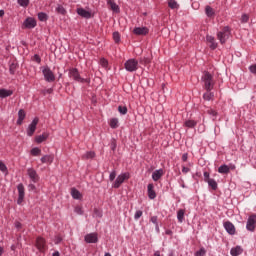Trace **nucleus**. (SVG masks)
Masks as SVG:
<instances>
[{
	"instance_id": "1",
	"label": "nucleus",
	"mask_w": 256,
	"mask_h": 256,
	"mask_svg": "<svg viewBox=\"0 0 256 256\" xmlns=\"http://www.w3.org/2000/svg\"><path fill=\"white\" fill-rule=\"evenodd\" d=\"M201 81L206 91H212L213 87H215V80L213 79V75L209 72H205L202 75Z\"/></svg>"
},
{
	"instance_id": "2",
	"label": "nucleus",
	"mask_w": 256,
	"mask_h": 256,
	"mask_svg": "<svg viewBox=\"0 0 256 256\" xmlns=\"http://www.w3.org/2000/svg\"><path fill=\"white\" fill-rule=\"evenodd\" d=\"M68 77L70 79H73V81H77V83H89V79L82 78L81 75L79 74V70L77 68H71L68 71Z\"/></svg>"
},
{
	"instance_id": "3",
	"label": "nucleus",
	"mask_w": 256,
	"mask_h": 256,
	"mask_svg": "<svg viewBox=\"0 0 256 256\" xmlns=\"http://www.w3.org/2000/svg\"><path fill=\"white\" fill-rule=\"evenodd\" d=\"M124 67L126 71H128L129 73H133L137 71V69H139V61H137L134 58H131L125 62Z\"/></svg>"
},
{
	"instance_id": "4",
	"label": "nucleus",
	"mask_w": 256,
	"mask_h": 256,
	"mask_svg": "<svg viewBox=\"0 0 256 256\" xmlns=\"http://www.w3.org/2000/svg\"><path fill=\"white\" fill-rule=\"evenodd\" d=\"M229 35H231V31L228 26H225L221 31L217 33V39L223 45L226 43L227 39H229Z\"/></svg>"
},
{
	"instance_id": "5",
	"label": "nucleus",
	"mask_w": 256,
	"mask_h": 256,
	"mask_svg": "<svg viewBox=\"0 0 256 256\" xmlns=\"http://www.w3.org/2000/svg\"><path fill=\"white\" fill-rule=\"evenodd\" d=\"M42 73L47 83H53V81H55V74L53 73V71H51L50 67H42Z\"/></svg>"
},
{
	"instance_id": "6",
	"label": "nucleus",
	"mask_w": 256,
	"mask_h": 256,
	"mask_svg": "<svg viewBox=\"0 0 256 256\" xmlns=\"http://www.w3.org/2000/svg\"><path fill=\"white\" fill-rule=\"evenodd\" d=\"M256 228V214H252L248 217V220L246 222V229L247 231H250V233H253Z\"/></svg>"
},
{
	"instance_id": "7",
	"label": "nucleus",
	"mask_w": 256,
	"mask_h": 256,
	"mask_svg": "<svg viewBox=\"0 0 256 256\" xmlns=\"http://www.w3.org/2000/svg\"><path fill=\"white\" fill-rule=\"evenodd\" d=\"M126 179H129V173H122L118 175L113 184L114 189H119L121 185H123V183L126 181Z\"/></svg>"
},
{
	"instance_id": "8",
	"label": "nucleus",
	"mask_w": 256,
	"mask_h": 256,
	"mask_svg": "<svg viewBox=\"0 0 256 256\" xmlns=\"http://www.w3.org/2000/svg\"><path fill=\"white\" fill-rule=\"evenodd\" d=\"M27 175L31 183H39L40 177H39V174L37 173V170H35L34 168H28Z\"/></svg>"
},
{
	"instance_id": "9",
	"label": "nucleus",
	"mask_w": 256,
	"mask_h": 256,
	"mask_svg": "<svg viewBox=\"0 0 256 256\" xmlns=\"http://www.w3.org/2000/svg\"><path fill=\"white\" fill-rule=\"evenodd\" d=\"M23 29H35L37 27V20L35 18L28 17L22 24Z\"/></svg>"
},
{
	"instance_id": "10",
	"label": "nucleus",
	"mask_w": 256,
	"mask_h": 256,
	"mask_svg": "<svg viewBox=\"0 0 256 256\" xmlns=\"http://www.w3.org/2000/svg\"><path fill=\"white\" fill-rule=\"evenodd\" d=\"M37 123H39V118H34L32 122L28 125L27 135L28 137H33L35 131H37Z\"/></svg>"
},
{
	"instance_id": "11",
	"label": "nucleus",
	"mask_w": 256,
	"mask_h": 256,
	"mask_svg": "<svg viewBox=\"0 0 256 256\" xmlns=\"http://www.w3.org/2000/svg\"><path fill=\"white\" fill-rule=\"evenodd\" d=\"M17 189H18L17 203L18 205H21L23 203V199H25V186H23V184H18Z\"/></svg>"
},
{
	"instance_id": "12",
	"label": "nucleus",
	"mask_w": 256,
	"mask_h": 256,
	"mask_svg": "<svg viewBox=\"0 0 256 256\" xmlns=\"http://www.w3.org/2000/svg\"><path fill=\"white\" fill-rule=\"evenodd\" d=\"M223 227L229 235H235L236 229L233 223H231L230 221H226L223 223Z\"/></svg>"
},
{
	"instance_id": "13",
	"label": "nucleus",
	"mask_w": 256,
	"mask_h": 256,
	"mask_svg": "<svg viewBox=\"0 0 256 256\" xmlns=\"http://www.w3.org/2000/svg\"><path fill=\"white\" fill-rule=\"evenodd\" d=\"M86 243H97L99 241V237L97 233H90L85 236Z\"/></svg>"
},
{
	"instance_id": "14",
	"label": "nucleus",
	"mask_w": 256,
	"mask_h": 256,
	"mask_svg": "<svg viewBox=\"0 0 256 256\" xmlns=\"http://www.w3.org/2000/svg\"><path fill=\"white\" fill-rule=\"evenodd\" d=\"M46 244H45V239L41 238V237H38L36 239V248L38 249V251H45V248H46Z\"/></svg>"
},
{
	"instance_id": "15",
	"label": "nucleus",
	"mask_w": 256,
	"mask_h": 256,
	"mask_svg": "<svg viewBox=\"0 0 256 256\" xmlns=\"http://www.w3.org/2000/svg\"><path fill=\"white\" fill-rule=\"evenodd\" d=\"M134 35H147L149 33L148 27H136L133 29Z\"/></svg>"
},
{
	"instance_id": "16",
	"label": "nucleus",
	"mask_w": 256,
	"mask_h": 256,
	"mask_svg": "<svg viewBox=\"0 0 256 256\" xmlns=\"http://www.w3.org/2000/svg\"><path fill=\"white\" fill-rule=\"evenodd\" d=\"M155 186L153 183L148 184L147 191H148V197L149 199H155L157 197V193H155Z\"/></svg>"
},
{
	"instance_id": "17",
	"label": "nucleus",
	"mask_w": 256,
	"mask_h": 256,
	"mask_svg": "<svg viewBox=\"0 0 256 256\" xmlns=\"http://www.w3.org/2000/svg\"><path fill=\"white\" fill-rule=\"evenodd\" d=\"M165 174V172L163 171V169H158V170H155L153 173H152V179L153 181H159V179H161V177Z\"/></svg>"
},
{
	"instance_id": "18",
	"label": "nucleus",
	"mask_w": 256,
	"mask_h": 256,
	"mask_svg": "<svg viewBox=\"0 0 256 256\" xmlns=\"http://www.w3.org/2000/svg\"><path fill=\"white\" fill-rule=\"evenodd\" d=\"M77 13H78V15H80V17H84V19H91V12H89L83 8H78Z\"/></svg>"
},
{
	"instance_id": "19",
	"label": "nucleus",
	"mask_w": 256,
	"mask_h": 256,
	"mask_svg": "<svg viewBox=\"0 0 256 256\" xmlns=\"http://www.w3.org/2000/svg\"><path fill=\"white\" fill-rule=\"evenodd\" d=\"M13 95V90H7L5 88L0 89V99H5Z\"/></svg>"
},
{
	"instance_id": "20",
	"label": "nucleus",
	"mask_w": 256,
	"mask_h": 256,
	"mask_svg": "<svg viewBox=\"0 0 256 256\" xmlns=\"http://www.w3.org/2000/svg\"><path fill=\"white\" fill-rule=\"evenodd\" d=\"M242 253H243V248L241 246H235L230 250V255L232 256H239Z\"/></svg>"
},
{
	"instance_id": "21",
	"label": "nucleus",
	"mask_w": 256,
	"mask_h": 256,
	"mask_svg": "<svg viewBox=\"0 0 256 256\" xmlns=\"http://www.w3.org/2000/svg\"><path fill=\"white\" fill-rule=\"evenodd\" d=\"M214 97L215 93L211 92V90H206V92L203 94L204 101H213Z\"/></svg>"
},
{
	"instance_id": "22",
	"label": "nucleus",
	"mask_w": 256,
	"mask_h": 256,
	"mask_svg": "<svg viewBox=\"0 0 256 256\" xmlns=\"http://www.w3.org/2000/svg\"><path fill=\"white\" fill-rule=\"evenodd\" d=\"M25 110L21 109L18 111V120H17V125H22L23 121L25 119Z\"/></svg>"
},
{
	"instance_id": "23",
	"label": "nucleus",
	"mask_w": 256,
	"mask_h": 256,
	"mask_svg": "<svg viewBox=\"0 0 256 256\" xmlns=\"http://www.w3.org/2000/svg\"><path fill=\"white\" fill-rule=\"evenodd\" d=\"M206 40L208 43H210V49H217V42H215V37L207 36Z\"/></svg>"
},
{
	"instance_id": "24",
	"label": "nucleus",
	"mask_w": 256,
	"mask_h": 256,
	"mask_svg": "<svg viewBox=\"0 0 256 256\" xmlns=\"http://www.w3.org/2000/svg\"><path fill=\"white\" fill-rule=\"evenodd\" d=\"M107 5H109L111 7L112 11H114L115 13H119V5H117V3H115V1L108 0Z\"/></svg>"
},
{
	"instance_id": "25",
	"label": "nucleus",
	"mask_w": 256,
	"mask_h": 256,
	"mask_svg": "<svg viewBox=\"0 0 256 256\" xmlns=\"http://www.w3.org/2000/svg\"><path fill=\"white\" fill-rule=\"evenodd\" d=\"M49 138L48 133H43L39 136H36L35 141L36 143H43V141H46Z\"/></svg>"
},
{
	"instance_id": "26",
	"label": "nucleus",
	"mask_w": 256,
	"mask_h": 256,
	"mask_svg": "<svg viewBox=\"0 0 256 256\" xmlns=\"http://www.w3.org/2000/svg\"><path fill=\"white\" fill-rule=\"evenodd\" d=\"M53 160H54L53 155H45L40 159L41 163H49V164L53 163Z\"/></svg>"
},
{
	"instance_id": "27",
	"label": "nucleus",
	"mask_w": 256,
	"mask_h": 256,
	"mask_svg": "<svg viewBox=\"0 0 256 256\" xmlns=\"http://www.w3.org/2000/svg\"><path fill=\"white\" fill-rule=\"evenodd\" d=\"M177 219L179 223H183V221H185V210L180 209L177 211Z\"/></svg>"
},
{
	"instance_id": "28",
	"label": "nucleus",
	"mask_w": 256,
	"mask_h": 256,
	"mask_svg": "<svg viewBox=\"0 0 256 256\" xmlns=\"http://www.w3.org/2000/svg\"><path fill=\"white\" fill-rule=\"evenodd\" d=\"M71 196L74 198V199H81L83 197V195L81 194V192H79V190L75 189V188H72L71 189Z\"/></svg>"
},
{
	"instance_id": "29",
	"label": "nucleus",
	"mask_w": 256,
	"mask_h": 256,
	"mask_svg": "<svg viewBox=\"0 0 256 256\" xmlns=\"http://www.w3.org/2000/svg\"><path fill=\"white\" fill-rule=\"evenodd\" d=\"M231 168H229L227 165H221L219 168H218V173H221V174H227L229 173Z\"/></svg>"
},
{
	"instance_id": "30",
	"label": "nucleus",
	"mask_w": 256,
	"mask_h": 256,
	"mask_svg": "<svg viewBox=\"0 0 256 256\" xmlns=\"http://www.w3.org/2000/svg\"><path fill=\"white\" fill-rule=\"evenodd\" d=\"M205 13L207 17H213V15H215V10L211 6H206Z\"/></svg>"
},
{
	"instance_id": "31",
	"label": "nucleus",
	"mask_w": 256,
	"mask_h": 256,
	"mask_svg": "<svg viewBox=\"0 0 256 256\" xmlns=\"http://www.w3.org/2000/svg\"><path fill=\"white\" fill-rule=\"evenodd\" d=\"M206 183H208L209 187H211V189H213V191H216L217 181H215V179H208Z\"/></svg>"
},
{
	"instance_id": "32",
	"label": "nucleus",
	"mask_w": 256,
	"mask_h": 256,
	"mask_svg": "<svg viewBox=\"0 0 256 256\" xmlns=\"http://www.w3.org/2000/svg\"><path fill=\"white\" fill-rule=\"evenodd\" d=\"M110 127H111V129H117V127H119V119L112 118L110 120Z\"/></svg>"
},
{
	"instance_id": "33",
	"label": "nucleus",
	"mask_w": 256,
	"mask_h": 256,
	"mask_svg": "<svg viewBox=\"0 0 256 256\" xmlns=\"http://www.w3.org/2000/svg\"><path fill=\"white\" fill-rule=\"evenodd\" d=\"M56 13H59V15H65L67 13V10L61 5H57L55 9Z\"/></svg>"
},
{
	"instance_id": "34",
	"label": "nucleus",
	"mask_w": 256,
	"mask_h": 256,
	"mask_svg": "<svg viewBox=\"0 0 256 256\" xmlns=\"http://www.w3.org/2000/svg\"><path fill=\"white\" fill-rule=\"evenodd\" d=\"M168 7H170V9H179V4L175 0H169Z\"/></svg>"
},
{
	"instance_id": "35",
	"label": "nucleus",
	"mask_w": 256,
	"mask_h": 256,
	"mask_svg": "<svg viewBox=\"0 0 256 256\" xmlns=\"http://www.w3.org/2000/svg\"><path fill=\"white\" fill-rule=\"evenodd\" d=\"M31 155H33L34 157H39V155H41V149L37 147L32 148Z\"/></svg>"
},
{
	"instance_id": "36",
	"label": "nucleus",
	"mask_w": 256,
	"mask_h": 256,
	"mask_svg": "<svg viewBox=\"0 0 256 256\" xmlns=\"http://www.w3.org/2000/svg\"><path fill=\"white\" fill-rule=\"evenodd\" d=\"M195 125H197V122L193 121V120H187L185 122V126L192 129L193 127H195Z\"/></svg>"
},
{
	"instance_id": "37",
	"label": "nucleus",
	"mask_w": 256,
	"mask_h": 256,
	"mask_svg": "<svg viewBox=\"0 0 256 256\" xmlns=\"http://www.w3.org/2000/svg\"><path fill=\"white\" fill-rule=\"evenodd\" d=\"M118 112L120 115H127V106H118Z\"/></svg>"
},
{
	"instance_id": "38",
	"label": "nucleus",
	"mask_w": 256,
	"mask_h": 256,
	"mask_svg": "<svg viewBox=\"0 0 256 256\" xmlns=\"http://www.w3.org/2000/svg\"><path fill=\"white\" fill-rule=\"evenodd\" d=\"M207 254V250L205 248H200L198 251H196L195 256H205Z\"/></svg>"
},
{
	"instance_id": "39",
	"label": "nucleus",
	"mask_w": 256,
	"mask_h": 256,
	"mask_svg": "<svg viewBox=\"0 0 256 256\" xmlns=\"http://www.w3.org/2000/svg\"><path fill=\"white\" fill-rule=\"evenodd\" d=\"M141 217H143V211H141V210L136 211L134 214L135 221H139V219H141Z\"/></svg>"
},
{
	"instance_id": "40",
	"label": "nucleus",
	"mask_w": 256,
	"mask_h": 256,
	"mask_svg": "<svg viewBox=\"0 0 256 256\" xmlns=\"http://www.w3.org/2000/svg\"><path fill=\"white\" fill-rule=\"evenodd\" d=\"M38 19L39 21H47V14L44 12L38 13Z\"/></svg>"
},
{
	"instance_id": "41",
	"label": "nucleus",
	"mask_w": 256,
	"mask_h": 256,
	"mask_svg": "<svg viewBox=\"0 0 256 256\" xmlns=\"http://www.w3.org/2000/svg\"><path fill=\"white\" fill-rule=\"evenodd\" d=\"M113 39H114L115 43H119V41H121V35L119 34V32L113 33Z\"/></svg>"
},
{
	"instance_id": "42",
	"label": "nucleus",
	"mask_w": 256,
	"mask_h": 256,
	"mask_svg": "<svg viewBox=\"0 0 256 256\" xmlns=\"http://www.w3.org/2000/svg\"><path fill=\"white\" fill-rule=\"evenodd\" d=\"M84 157H85V159H93V157H95V152H93V151L86 152L84 154Z\"/></svg>"
},
{
	"instance_id": "43",
	"label": "nucleus",
	"mask_w": 256,
	"mask_h": 256,
	"mask_svg": "<svg viewBox=\"0 0 256 256\" xmlns=\"http://www.w3.org/2000/svg\"><path fill=\"white\" fill-rule=\"evenodd\" d=\"M0 171H2V173H7V166L1 160H0Z\"/></svg>"
},
{
	"instance_id": "44",
	"label": "nucleus",
	"mask_w": 256,
	"mask_h": 256,
	"mask_svg": "<svg viewBox=\"0 0 256 256\" xmlns=\"http://www.w3.org/2000/svg\"><path fill=\"white\" fill-rule=\"evenodd\" d=\"M18 4L21 7H27V5H29V0H18Z\"/></svg>"
},
{
	"instance_id": "45",
	"label": "nucleus",
	"mask_w": 256,
	"mask_h": 256,
	"mask_svg": "<svg viewBox=\"0 0 256 256\" xmlns=\"http://www.w3.org/2000/svg\"><path fill=\"white\" fill-rule=\"evenodd\" d=\"M100 65H102L104 67V69H107V66L109 65V62L105 58H102L100 60Z\"/></svg>"
},
{
	"instance_id": "46",
	"label": "nucleus",
	"mask_w": 256,
	"mask_h": 256,
	"mask_svg": "<svg viewBox=\"0 0 256 256\" xmlns=\"http://www.w3.org/2000/svg\"><path fill=\"white\" fill-rule=\"evenodd\" d=\"M248 21H249V15L242 14L241 23H248Z\"/></svg>"
},
{
	"instance_id": "47",
	"label": "nucleus",
	"mask_w": 256,
	"mask_h": 256,
	"mask_svg": "<svg viewBox=\"0 0 256 256\" xmlns=\"http://www.w3.org/2000/svg\"><path fill=\"white\" fill-rule=\"evenodd\" d=\"M115 177H117V172H115V170H113L110 175H109V180L110 181H115Z\"/></svg>"
},
{
	"instance_id": "48",
	"label": "nucleus",
	"mask_w": 256,
	"mask_h": 256,
	"mask_svg": "<svg viewBox=\"0 0 256 256\" xmlns=\"http://www.w3.org/2000/svg\"><path fill=\"white\" fill-rule=\"evenodd\" d=\"M74 211L77 215H83V209L80 206H76Z\"/></svg>"
},
{
	"instance_id": "49",
	"label": "nucleus",
	"mask_w": 256,
	"mask_h": 256,
	"mask_svg": "<svg viewBox=\"0 0 256 256\" xmlns=\"http://www.w3.org/2000/svg\"><path fill=\"white\" fill-rule=\"evenodd\" d=\"M208 115H212V117H214L213 119H215L217 117V112L213 109H209L207 111Z\"/></svg>"
},
{
	"instance_id": "50",
	"label": "nucleus",
	"mask_w": 256,
	"mask_h": 256,
	"mask_svg": "<svg viewBox=\"0 0 256 256\" xmlns=\"http://www.w3.org/2000/svg\"><path fill=\"white\" fill-rule=\"evenodd\" d=\"M33 61L36 63H41V57L38 54H35L33 57Z\"/></svg>"
},
{
	"instance_id": "51",
	"label": "nucleus",
	"mask_w": 256,
	"mask_h": 256,
	"mask_svg": "<svg viewBox=\"0 0 256 256\" xmlns=\"http://www.w3.org/2000/svg\"><path fill=\"white\" fill-rule=\"evenodd\" d=\"M249 70H250L251 73H253L254 75H256V64L251 65V66L249 67Z\"/></svg>"
},
{
	"instance_id": "52",
	"label": "nucleus",
	"mask_w": 256,
	"mask_h": 256,
	"mask_svg": "<svg viewBox=\"0 0 256 256\" xmlns=\"http://www.w3.org/2000/svg\"><path fill=\"white\" fill-rule=\"evenodd\" d=\"M110 147H111L112 151H115V149H117V142H115V140H113L110 144Z\"/></svg>"
},
{
	"instance_id": "53",
	"label": "nucleus",
	"mask_w": 256,
	"mask_h": 256,
	"mask_svg": "<svg viewBox=\"0 0 256 256\" xmlns=\"http://www.w3.org/2000/svg\"><path fill=\"white\" fill-rule=\"evenodd\" d=\"M151 223H153L154 225H159V223L157 222V216H152L150 219Z\"/></svg>"
},
{
	"instance_id": "54",
	"label": "nucleus",
	"mask_w": 256,
	"mask_h": 256,
	"mask_svg": "<svg viewBox=\"0 0 256 256\" xmlns=\"http://www.w3.org/2000/svg\"><path fill=\"white\" fill-rule=\"evenodd\" d=\"M61 241H63V239L59 236H56L54 243H55V245H59V243H61Z\"/></svg>"
},
{
	"instance_id": "55",
	"label": "nucleus",
	"mask_w": 256,
	"mask_h": 256,
	"mask_svg": "<svg viewBox=\"0 0 256 256\" xmlns=\"http://www.w3.org/2000/svg\"><path fill=\"white\" fill-rule=\"evenodd\" d=\"M190 171H191V170H190L189 168H187V167H185V166L182 167V173L187 174V173H189Z\"/></svg>"
},
{
	"instance_id": "56",
	"label": "nucleus",
	"mask_w": 256,
	"mask_h": 256,
	"mask_svg": "<svg viewBox=\"0 0 256 256\" xmlns=\"http://www.w3.org/2000/svg\"><path fill=\"white\" fill-rule=\"evenodd\" d=\"M36 187L34 186V184H29L28 185V190L29 191H35Z\"/></svg>"
},
{
	"instance_id": "57",
	"label": "nucleus",
	"mask_w": 256,
	"mask_h": 256,
	"mask_svg": "<svg viewBox=\"0 0 256 256\" xmlns=\"http://www.w3.org/2000/svg\"><path fill=\"white\" fill-rule=\"evenodd\" d=\"M204 179H205L206 182L209 181V179H211V178H209V173L208 172H204Z\"/></svg>"
},
{
	"instance_id": "58",
	"label": "nucleus",
	"mask_w": 256,
	"mask_h": 256,
	"mask_svg": "<svg viewBox=\"0 0 256 256\" xmlns=\"http://www.w3.org/2000/svg\"><path fill=\"white\" fill-rule=\"evenodd\" d=\"M15 227H16V229H21V223L20 222H16L15 223Z\"/></svg>"
},
{
	"instance_id": "59",
	"label": "nucleus",
	"mask_w": 256,
	"mask_h": 256,
	"mask_svg": "<svg viewBox=\"0 0 256 256\" xmlns=\"http://www.w3.org/2000/svg\"><path fill=\"white\" fill-rule=\"evenodd\" d=\"M187 159H188V155L187 154H183L182 161H187Z\"/></svg>"
},
{
	"instance_id": "60",
	"label": "nucleus",
	"mask_w": 256,
	"mask_h": 256,
	"mask_svg": "<svg viewBox=\"0 0 256 256\" xmlns=\"http://www.w3.org/2000/svg\"><path fill=\"white\" fill-rule=\"evenodd\" d=\"M143 62H144L145 65H147V63H149V59L148 58H144ZM140 63H142V60L140 61Z\"/></svg>"
},
{
	"instance_id": "61",
	"label": "nucleus",
	"mask_w": 256,
	"mask_h": 256,
	"mask_svg": "<svg viewBox=\"0 0 256 256\" xmlns=\"http://www.w3.org/2000/svg\"><path fill=\"white\" fill-rule=\"evenodd\" d=\"M52 256H61V255L59 254V251H56V252H54V253L52 254Z\"/></svg>"
},
{
	"instance_id": "62",
	"label": "nucleus",
	"mask_w": 256,
	"mask_h": 256,
	"mask_svg": "<svg viewBox=\"0 0 256 256\" xmlns=\"http://www.w3.org/2000/svg\"><path fill=\"white\" fill-rule=\"evenodd\" d=\"M3 15H5V11L4 10H0V17H3Z\"/></svg>"
},
{
	"instance_id": "63",
	"label": "nucleus",
	"mask_w": 256,
	"mask_h": 256,
	"mask_svg": "<svg viewBox=\"0 0 256 256\" xmlns=\"http://www.w3.org/2000/svg\"><path fill=\"white\" fill-rule=\"evenodd\" d=\"M155 229H156V231L159 233V224H156V225H155Z\"/></svg>"
},
{
	"instance_id": "64",
	"label": "nucleus",
	"mask_w": 256,
	"mask_h": 256,
	"mask_svg": "<svg viewBox=\"0 0 256 256\" xmlns=\"http://www.w3.org/2000/svg\"><path fill=\"white\" fill-rule=\"evenodd\" d=\"M3 255V247H0V256Z\"/></svg>"
}]
</instances>
